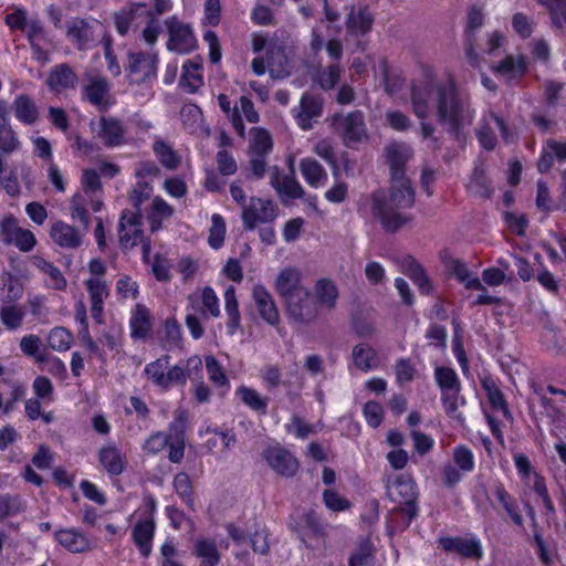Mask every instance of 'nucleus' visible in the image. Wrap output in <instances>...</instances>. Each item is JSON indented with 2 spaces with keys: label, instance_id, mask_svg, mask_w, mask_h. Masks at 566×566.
<instances>
[{
  "label": "nucleus",
  "instance_id": "obj_33",
  "mask_svg": "<svg viewBox=\"0 0 566 566\" xmlns=\"http://www.w3.org/2000/svg\"><path fill=\"white\" fill-rule=\"evenodd\" d=\"M155 533L153 520L138 522L133 530V539L143 556L147 557L151 552V541Z\"/></svg>",
  "mask_w": 566,
  "mask_h": 566
},
{
  "label": "nucleus",
  "instance_id": "obj_22",
  "mask_svg": "<svg viewBox=\"0 0 566 566\" xmlns=\"http://www.w3.org/2000/svg\"><path fill=\"white\" fill-rule=\"evenodd\" d=\"M270 184L276 190L283 202L285 199H297L304 196L300 182L292 176H281L277 167L270 171Z\"/></svg>",
  "mask_w": 566,
  "mask_h": 566
},
{
  "label": "nucleus",
  "instance_id": "obj_9",
  "mask_svg": "<svg viewBox=\"0 0 566 566\" xmlns=\"http://www.w3.org/2000/svg\"><path fill=\"white\" fill-rule=\"evenodd\" d=\"M158 57L155 53L129 52L128 76L132 83L140 84L156 76Z\"/></svg>",
  "mask_w": 566,
  "mask_h": 566
},
{
  "label": "nucleus",
  "instance_id": "obj_53",
  "mask_svg": "<svg viewBox=\"0 0 566 566\" xmlns=\"http://www.w3.org/2000/svg\"><path fill=\"white\" fill-rule=\"evenodd\" d=\"M375 548L373 543L365 538L361 539L357 549L349 557V566H366L374 559Z\"/></svg>",
  "mask_w": 566,
  "mask_h": 566
},
{
  "label": "nucleus",
  "instance_id": "obj_30",
  "mask_svg": "<svg viewBox=\"0 0 566 566\" xmlns=\"http://www.w3.org/2000/svg\"><path fill=\"white\" fill-rule=\"evenodd\" d=\"M98 460L101 465L111 475H119L125 469L127 461L120 453V450L115 446H107L98 451Z\"/></svg>",
  "mask_w": 566,
  "mask_h": 566
},
{
  "label": "nucleus",
  "instance_id": "obj_19",
  "mask_svg": "<svg viewBox=\"0 0 566 566\" xmlns=\"http://www.w3.org/2000/svg\"><path fill=\"white\" fill-rule=\"evenodd\" d=\"M85 286L92 304V317L101 324L103 323L104 302L109 295L108 286L103 277H90L85 281Z\"/></svg>",
  "mask_w": 566,
  "mask_h": 566
},
{
  "label": "nucleus",
  "instance_id": "obj_18",
  "mask_svg": "<svg viewBox=\"0 0 566 566\" xmlns=\"http://www.w3.org/2000/svg\"><path fill=\"white\" fill-rule=\"evenodd\" d=\"M492 71L501 76L506 84L518 82L527 72V62L523 55H507L504 60L492 66Z\"/></svg>",
  "mask_w": 566,
  "mask_h": 566
},
{
  "label": "nucleus",
  "instance_id": "obj_17",
  "mask_svg": "<svg viewBox=\"0 0 566 566\" xmlns=\"http://www.w3.org/2000/svg\"><path fill=\"white\" fill-rule=\"evenodd\" d=\"M304 289L302 284L301 273L294 268L283 269L275 280V291L283 302H287L290 298L298 294Z\"/></svg>",
  "mask_w": 566,
  "mask_h": 566
},
{
  "label": "nucleus",
  "instance_id": "obj_45",
  "mask_svg": "<svg viewBox=\"0 0 566 566\" xmlns=\"http://www.w3.org/2000/svg\"><path fill=\"white\" fill-rule=\"evenodd\" d=\"M20 146L21 142L10 120L0 122V150L6 155H10L17 151Z\"/></svg>",
  "mask_w": 566,
  "mask_h": 566
},
{
  "label": "nucleus",
  "instance_id": "obj_6",
  "mask_svg": "<svg viewBox=\"0 0 566 566\" xmlns=\"http://www.w3.org/2000/svg\"><path fill=\"white\" fill-rule=\"evenodd\" d=\"M277 217L276 205L269 199L251 197L249 205L244 206L241 213L242 222L245 230L252 231L261 223H270Z\"/></svg>",
  "mask_w": 566,
  "mask_h": 566
},
{
  "label": "nucleus",
  "instance_id": "obj_48",
  "mask_svg": "<svg viewBox=\"0 0 566 566\" xmlns=\"http://www.w3.org/2000/svg\"><path fill=\"white\" fill-rule=\"evenodd\" d=\"M434 377L442 392L461 390L460 380L452 368L437 367L434 370Z\"/></svg>",
  "mask_w": 566,
  "mask_h": 566
},
{
  "label": "nucleus",
  "instance_id": "obj_31",
  "mask_svg": "<svg viewBox=\"0 0 566 566\" xmlns=\"http://www.w3.org/2000/svg\"><path fill=\"white\" fill-rule=\"evenodd\" d=\"M32 264L46 275L45 285L50 289L63 291L67 282L63 273L53 263L48 260L35 255L32 258Z\"/></svg>",
  "mask_w": 566,
  "mask_h": 566
},
{
  "label": "nucleus",
  "instance_id": "obj_52",
  "mask_svg": "<svg viewBox=\"0 0 566 566\" xmlns=\"http://www.w3.org/2000/svg\"><path fill=\"white\" fill-rule=\"evenodd\" d=\"M174 489L182 501L191 509H193V488L190 476L186 472H179L174 478Z\"/></svg>",
  "mask_w": 566,
  "mask_h": 566
},
{
  "label": "nucleus",
  "instance_id": "obj_42",
  "mask_svg": "<svg viewBox=\"0 0 566 566\" xmlns=\"http://www.w3.org/2000/svg\"><path fill=\"white\" fill-rule=\"evenodd\" d=\"M224 302H226V312L229 316V322L227 324V328L229 334L233 335L237 329L240 327V313L238 301L235 296V289L233 286H229L224 292Z\"/></svg>",
  "mask_w": 566,
  "mask_h": 566
},
{
  "label": "nucleus",
  "instance_id": "obj_62",
  "mask_svg": "<svg viewBox=\"0 0 566 566\" xmlns=\"http://www.w3.org/2000/svg\"><path fill=\"white\" fill-rule=\"evenodd\" d=\"M211 228L209 231V244L213 249H219L224 241V234H226V222L224 219L220 216L214 213L211 217Z\"/></svg>",
  "mask_w": 566,
  "mask_h": 566
},
{
  "label": "nucleus",
  "instance_id": "obj_64",
  "mask_svg": "<svg viewBox=\"0 0 566 566\" xmlns=\"http://www.w3.org/2000/svg\"><path fill=\"white\" fill-rule=\"evenodd\" d=\"M180 117L185 128H196L202 119V112L196 104H186L180 111Z\"/></svg>",
  "mask_w": 566,
  "mask_h": 566
},
{
  "label": "nucleus",
  "instance_id": "obj_12",
  "mask_svg": "<svg viewBox=\"0 0 566 566\" xmlns=\"http://www.w3.org/2000/svg\"><path fill=\"white\" fill-rule=\"evenodd\" d=\"M263 455L269 465L282 476H293L298 470V461L285 449L269 448Z\"/></svg>",
  "mask_w": 566,
  "mask_h": 566
},
{
  "label": "nucleus",
  "instance_id": "obj_24",
  "mask_svg": "<svg viewBox=\"0 0 566 566\" xmlns=\"http://www.w3.org/2000/svg\"><path fill=\"white\" fill-rule=\"evenodd\" d=\"M55 541L72 554H81L91 549L90 539L76 528H62L54 533Z\"/></svg>",
  "mask_w": 566,
  "mask_h": 566
},
{
  "label": "nucleus",
  "instance_id": "obj_14",
  "mask_svg": "<svg viewBox=\"0 0 566 566\" xmlns=\"http://www.w3.org/2000/svg\"><path fill=\"white\" fill-rule=\"evenodd\" d=\"M323 114V101L322 98L314 96L312 94L305 93L303 94L300 107L296 111L295 118L298 126L308 130L313 128V123L317 122V119Z\"/></svg>",
  "mask_w": 566,
  "mask_h": 566
},
{
  "label": "nucleus",
  "instance_id": "obj_50",
  "mask_svg": "<svg viewBox=\"0 0 566 566\" xmlns=\"http://www.w3.org/2000/svg\"><path fill=\"white\" fill-rule=\"evenodd\" d=\"M250 153L268 155L272 150V138L268 130L254 127L251 129Z\"/></svg>",
  "mask_w": 566,
  "mask_h": 566
},
{
  "label": "nucleus",
  "instance_id": "obj_8",
  "mask_svg": "<svg viewBox=\"0 0 566 566\" xmlns=\"http://www.w3.org/2000/svg\"><path fill=\"white\" fill-rule=\"evenodd\" d=\"M168 30L167 49L178 54H187L196 48V38L189 24H185L176 17L165 21Z\"/></svg>",
  "mask_w": 566,
  "mask_h": 566
},
{
  "label": "nucleus",
  "instance_id": "obj_29",
  "mask_svg": "<svg viewBox=\"0 0 566 566\" xmlns=\"http://www.w3.org/2000/svg\"><path fill=\"white\" fill-rule=\"evenodd\" d=\"M77 75L72 67L66 63H62L50 71L46 84L51 91L60 92L74 88L77 84Z\"/></svg>",
  "mask_w": 566,
  "mask_h": 566
},
{
  "label": "nucleus",
  "instance_id": "obj_16",
  "mask_svg": "<svg viewBox=\"0 0 566 566\" xmlns=\"http://www.w3.org/2000/svg\"><path fill=\"white\" fill-rule=\"evenodd\" d=\"M87 232L77 229L63 221L55 222L50 231V237L61 248L74 250L82 245L83 238Z\"/></svg>",
  "mask_w": 566,
  "mask_h": 566
},
{
  "label": "nucleus",
  "instance_id": "obj_54",
  "mask_svg": "<svg viewBox=\"0 0 566 566\" xmlns=\"http://www.w3.org/2000/svg\"><path fill=\"white\" fill-rule=\"evenodd\" d=\"M146 4L142 2L133 3L128 9H123L114 14V22L117 32L125 35L136 15L138 8H145Z\"/></svg>",
  "mask_w": 566,
  "mask_h": 566
},
{
  "label": "nucleus",
  "instance_id": "obj_37",
  "mask_svg": "<svg viewBox=\"0 0 566 566\" xmlns=\"http://www.w3.org/2000/svg\"><path fill=\"white\" fill-rule=\"evenodd\" d=\"M300 170L303 178L312 187H318L327 179V174L323 166L313 158H304L300 163Z\"/></svg>",
  "mask_w": 566,
  "mask_h": 566
},
{
  "label": "nucleus",
  "instance_id": "obj_35",
  "mask_svg": "<svg viewBox=\"0 0 566 566\" xmlns=\"http://www.w3.org/2000/svg\"><path fill=\"white\" fill-rule=\"evenodd\" d=\"M354 365L363 370L369 371L378 366L376 350L367 343L356 345L352 352Z\"/></svg>",
  "mask_w": 566,
  "mask_h": 566
},
{
  "label": "nucleus",
  "instance_id": "obj_36",
  "mask_svg": "<svg viewBox=\"0 0 566 566\" xmlns=\"http://www.w3.org/2000/svg\"><path fill=\"white\" fill-rule=\"evenodd\" d=\"M201 64L188 60L182 66L180 86L188 93H196L202 86L203 81L200 74Z\"/></svg>",
  "mask_w": 566,
  "mask_h": 566
},
{
  "label": "nucleus",
  "instance_id": "obj_5",
  "mask_svg": "<svg viewBox=\"0 0 566 566\" xmlns=\"http://www.w3.org/2000/svg\"><path fill=\"white\" fill-rule=\"evenodd\" d=\"M83 98L101 111H106L111 104V84L108 80L93 71L85 72L83 76Z\"/></svg>",
  "mask_w": 566,
  "mask_h": 566
},
{
  "label": "nucleus",
  "instance_id": "obj_59",
  "mask_svg": "<svg viewBox=\"0 0 566 566\" xmlns=\"http://www.w3.org/2000/svg\"><path fill=\"white\" fill-rule=\"evenodd\" d=\"M544 7L549 12L553 27L564 32L566 30V0H553Z\"/></svg>",
  "mask_w": 566,
  "mask_h": 566
},
{
  "label": "nucleus",
  "instance_id": "obj_60",
  "mask_svg": "<svg viewBox=\"0 0 566 566\" xmlns=\"http://www.w3.org/2000/svg\"><path fill=\"white\" fill-rule=\"evenodd\" d=\"M24 510L20 496L11 494H0V522L8 516L15 515Z\"/></svg>",
  "mask_w": 566,
  "mask_h": 566
},
{
  "label": "nucleus",
  "instance_id": "obj_39",
  "mask_svg": "<svg viewBox=\"0 0 566 566\" xmlns=\"http://www.w3.org/2000/svg\"><path fill=\"white\" fill-rule=\"evenodd\" d=\"M495 497L502 505L512 522L517 526H523L524 520L520 512L516 501L509 494L503 485L499 484L494 491Z\"/></svg>",
  "mask_w": 566,
  "mask_h": 566
},
{
  "label": "nucleus",
  "instance_id": "obj_26",
  "mask_svg": "<svg viewBox=\"0 0 566 566\" xmlns=\"http://www.w3.org/2000/svg\"><path fill=\"white\" fill-rule=\"evenodd\" d=\"M270 76L282 80L291 74V65L282 45L271 44L266 51Z\"/></svg>",
  "mask_w": 566,
  "mask_h": 566
},
{
  "label": "nucleus",
  "instance_id": "obj_47",
  "mask_svg": "<svg viewBox=\"0 0 566 566\" xmlns=\"http://www.w3.org/2000/svg\"><path fill=\"white\" fill-rule=\"evenodd\" d=\"M451 271L454 276L464 284L467 289H474L485 291V286L481 283L480 279L473 276L465 263L460 260H454L451 263Z\"/></svg>",
  "mask_w": 566,
  "mask_h": 566
},
{
  "label": "nucleus",
  "instance_id": "obj_2",
  "mask_svg": "<svg viewBox=\"0 0 566 566\" xmlns=\"http://www.w3.org/2000/svg\"><path fill=\"white\" fill-rule=\"evenodd\" d=\"M371 201L373 216L386 232L395 233L411 221L412 218L400 210L413 207L416 193L408 177H396L390 179L389 197L384 191H375Z\"/></svg>",
  "mask_w": 566,
  "mask_h": 566
},
{
  "label": "nucleus",
  "instance_id": "obj_55",
  "mask_svg": "<svg viewBox=\"0 0 566 566\" xmlns=\"http://www.w3.org/2000/svg\"><path fill=\"white\" fill-rule=\"evenodd\" d=\"M168 358L169 356H164L161 358L156 359L155 361H151L145 367V374L147 375V377L156 386H159L161 388L165 387V376L166 370L168 368Z\"/></svg>",
  "mask_w": 566,
  "mask_h": 566
},
{
  "label": "nucleus",
  "instance_id": "obj_7",
  "mask_svg": "<svg viewBox=\"0 0 566 566\" xmlns=\"http://www.w3.org/2000/svg\"><path fill=\"white\" fill-rule=\"evenodd\" d=\"M284 304L287 317L297 324H311L319 315L318 304L314 301L308 289L295 294Z\"/></svg>",
  "mask_w": 566,
  "mask_h": 566
},
{
  "label": "nucleus",
  "instance_id": "obj_1",
  "mask_svg": "<svg viewBox=\"0 0 566 566\" xmlns=\"http://www.w3.org/2000/svg\"><path fill=\"white\" fill-rule=\"evenodd\" d=\"M410 103L419 119H428L434 114L438 124L446 127L453 138L460 142L465 127L475 117L468 93L461 91L453 81L438 82L430 78L415 81L410 90Z\"/></svg>",
  "mask_w": 566,
  "mask_h": 566
},
{
  "label": "nucleus",
  "instance_id": "obj_21",
  "mask_svg": "<svg viewBox=\"0 0 566 566\" xmlns=\"http://www.w3.org/2000/svg\"><path fill=\"white\" fill-rule=\"evenodd\" d=\"M374 24V15L368 6H353L346 19V30L352 35L368 33Z\"/></svg>",
  "mask_w": 566,
  "mask_h": 566
},
{
  "label": "nucleus",
  "instance_id": "obj_43",
  "mask_svg": "<svg viewBox=\"0 0 566 566\" xmlns=\"http://www.w3.org/2000/svg\"><path fill=\"white\" fill-rule=\"evenodd\" d=\"M205 363L209 380L217 387L223 389V395L230 387L229 378L227 377L223 368L212 355L206 356Z\"/></svg>",
  "mask_w": 566,
  "mask_h": 566
},
{
  "label": "nucleus",
  "instance_id": "obj_57",
  "mask_svg": "<svg viewBox=\"0 0 566 566\" xmlns=\"http://www.w3.org/2000/svg\"><path fill=\"white\" fill-rule=\"evenodd\" d=\"M201 302L202 307H198V312L203 318L208 317L207 313L213 317H218L220 315L219 298L210 286H206L202 290Z\"/></svg>",
  "mask_w": 566,
  "mask_h": 566
},
{
  "label": "nucleus",
  "instance_id": "obj_63",
  "mask_svg": "<svg viewBox=\"0 0 566 566\" xmlns=\"http://www.w3.org/2000/svg\"><path fill=\"white\" fill-rule=\"evenodd\" d=\"M190 307H188V313L186 315V325L190 331L191 336L195 339H199L203 335V327L201 326V315H199L198 307L196 306L192 297H189Z\"/></svg>",
  "mask_w": 566,
  "mask_h": 566
},
{
  "label": "nucleus",
  "instance_id": "obj_23",
  "mask_svg": "<svg viewBox=\"0 0 566 566\" xmlns=\"http://www.w3.org/2000/svg\"><path fill=\"white\" fill-rule=\"evenodd\" d=\"M98 137L106 147H116L125 144V128L123 123L113 116L99 118Z\"/></svg>",
  "mask_w": 566,
  "mask_h": 566
},
{
  "label": "nucleus",
  "instance_id": "obj_38",
  "mask_svg": "<svg viewBox=\"0 0 566 566\" xmlns=\"http://www.w3.org/2000/svg\"><path fill=\"white\" fill-rule=\"evenodd\" d=\"M132 337L135 339L145 338L151 329L148 310L137 304L130 318Z\"/></svg>",
  "mask_w": 566,
  "mask_h": 566
},
{
  "label": "nucleus",
  "instance_id": "obj_3",
  "mask_svg": "<svg viewBox=\"0 0 566 566\" xmlns=\"http://www.w3.org/2000/svg\"><path fill=\"white\" fill-rule=\"evenodd\" d=\"M387 492L390 500L397 503L391 513L397 516L398 527L403 531L417 517L419 512V492L416 481L409 474H399L387 485Z\"/></svg>",
  "mask_w": 566,
  "mask_h": 566
},
{
  "label": "nucleus",
  "instance_id": "obj_27",
  "mask_svg": "<svg viewBox=\"0 0 566 566\" xmlns=\"http://www.w3.org/2000/svg\"><path fill=\"white\" fill-rule=\"evenodd\" d=\"M314 301L318 304V310L333 311L336 307L339 296L338 287L331 279H319L313 287Z\"/></svg>",
  "mask_w": 566,
  "mask_h": 566
},
{
  "label": "nucleus",
  "instance_id": "obj_56",
  "mask_svg": "<svg viewBox=\"0 0 566 566\" xmlns=\"http://www.w3.org/2000/svg\"><path fill=\"white\" fill-rule=\"evenodd\" d=\"M154 153L159 161L168 169H176L180 163L179 157L172 148L163 140H156L153 146Z\"/></svg>",
  "mask_w": 566,
  "mask_h": 566
},
{
  "label": "nucleus",
  "instance_id": "obj_28",
  "mask_svg": "<svg viewBox=\"0 0 566 566\" xmlns=\"http://www.w3.org/2000/svg\"><path fill=\"white\" fill-rule=\"evenodd\" d=\"M66 36L78 50H85L87 43L93 41V25L83 18H73L66 24Z\"/></svg>",
  "mask_w": 566,
  "mask_h": 566
},
{
  "label": "nucleus",
  "instance_id": "obj_32",
  "mask_svg": "<svg viewBox=\"0 0 566 566\" xmlns=\"http://www.w3.org/2000/svg\"><path fill=\"white\" fill-rule=\"evenodd\" d=\"M12 108L17 119L25 125H33L39 119V109L33 99L27 94L18 95Z\"/></svg>",
  "mask_w": 566,
  "mask_h": 566
},
{
  "label": "nucleus",
  "instance_id": "obj_58",
  "mask_svg": "<svg viewBox=\"0 0 566 566\" xmlns=\"http://www.w3.org/2000/svg\"><path fill=\"white\" fill-rule=\"evenodd\" d=\"M72 334L64 327L53 328L48 337L49 346L57 352H65L71 347Z\"/></svg>",
  "mask_w": 566,
  "mask_h": 566
},
{
  "label": "nucleus",
  "instance_id": "obj_49",
  "mask_svg": "<svg viewBox=\"0 0 566 566\" xmlns=\"http://www.w3.org/2000/svg\"><path fill=\"white\" fill-rule=\"evenodd\" d=\"M218 103L222 112L227 114L238 135L244 137L245 127L241 118L238 105L232 107L230 98L226 94H219Z\"/></svg>",
  "mask_w": 566,
  "mask_h": 566
},
{
  "label": "nucleus",
  "instance_id": "obj_20",
  "mask_svg": "<svg viewBox=\"0 0 566 566\" xmlns=\"http://www.w3.org/2000/svg\"><path fill=\"white\" fill-rule=\"evenodd\" d=\"M412 149L406 144L394 143L386 147L387 163L390 168V179L407 177L405 166L412 157Z\"/></svg>",
  "mask_w": 566,
  "mask_h": 566
},
{
  "label": "nucleus",
  "instance_id": "obj_34",
  "mask_svg": "<svg viewBox=\"0 0 566 566\" xmlns=\"http://www.w3.org/2000/svg\"><path fill=\"white\" fill-rule=\"evenodd\" d=\"M90 201L92 200L86 192H76L70 201L71 218L81 222L83 232H88L90 230L91 220L87 210Z\"/></svg>",
  "mask_w": 566,
  "mask_h": 566
},
{
  "label": "nucleus",
  "instance_id": "obj_4",
  "mask_svg": "<svg viewBox=\"0 0 566 566\" xmlns=\"http://www.w3.org/2000/svg\"><path fill=\"white\" fill-rule=\"evenodd\" d=\"M331 128L339 136L345 146L363 143L368 138L365 116L361 111H353L347 114H335L331 117Z\"/></svg>",
  "mask_w": 566,
  "mask_h": 566
},
{
  "label": "nucleus",
  "instance_id": "obj_40",
  "mask_svg": "<svg viewBox=\"0 0 566 566\" xmlns=\"http://www.w3.org/2000/svg\"><path fill=\"white\" fill-rule=\"evenodd\" d=\"M195 554L200 559V566H217L220 562V553L213 541H197L195 544Z\"/></svg>",
  "mask_w": 566,
  "mask_h": 566
},
{
  "label": "nucleus",
  "instance_id": "obj_13",
  "mask_svg": "<svg viewBox=\"0 0 566 566\" xmlns=\"http://www.w3.org/2000/svg\"><path fill=\"white\" fill-rule=\"evenodd\" d=\"M439 544L447 553H454L465 558L479 559L482 557V547L475 538L444 536L439 538Z\"/></svg>",
  "mask_w": 566,
  "mask_h": 566
},
{
  "label": "nucleus",
  "instance_id": "obj_25",
  "mask_svg": "<svg viewBox=\"0 0 566 566\" xmlns=\"http://www.w3.org/2000/svg\"><path fill=\"white\" fill-rule=\"evenodd\" d=\"M252 295L261 317L270 325H276L280 314L270 292L263 285H255Z\"/></svg>",
  "mask_w": 566,
  "mask_h": 566
},
{
  "label": "nucleus",
  "instance_id": "obj_15",
  "mask_svg": "<svg viewBox=\"0 0 566 566\" xmlns=\"http://www.w3.org/2000/svg\"><path fill=\"white\" fill-rule=\"evenodd\" d=\"M187 411L178 410L174 422L170 423L169 430L171 432L172 442L169 446L168 459L174 463H179L185 454V429L187 422Z\"/></svg>",
  "mask_w": 566,
  "mask_h": 566
},
{
  "label": "nucleus",
  "instance_id": "obj_11",
  "mask_svg": "<svg viewBox=\"0 0 566 566\" xmlns=\"http://www.w3.org/2000/svg\"><path fill=\"white\" fill-rule=\"evenodd\" d=\"M555 163H566V139L548 138L544 142L536 164L537 170L541 174H547L552 170Z\"/></svg>",
  "mask_w": 566,
  "mask_h": 566
},
{
  "label": "nucleus",
  "instance_id": "obj_51",
  "mask_svg": "<svg viewBox=\"0 0 566 566\" xmlns=\"http://www.w3.org/2000/svg\"><path fill=\"white\" fill-rule=\"evenodd\" d=\"M7 235V242L13 243L22 252L31 251L36 244V239L30 230L15 228Z\"/></svg>",
  "mask_w": 566,
  "mask_h": 566
},
{
  "label": "nucleus",
  "instance_id": "obj_46",
  "mask_svg": "<svg viewBox=\"0 0 566 566\" xmlns=\"http://www.w3.org/2000/svg\"><path fill=\"white\" fill-rule=\"evenodd\" d=\"M25 312L17 304H8L0 306V321L7 329L13 331L22 325Z\"/></svg>",
  "mask_w": 566,
  "mask_h": 566
},
{
  "label": "nucleus",
  "instance_id": "obj_61",
  "mask_svg": "<svg viewBox=\"0 0 566 566\" xmlns=\"http://www.w3.org/2000/svg\"><path fill=\"white\" fill-rule=\"evenodd\" d=\"M250 543L254 553L268 555L270 552L269 531L265 526L255 525L253 533L250 534Z\"/></svg>",
  "mask_w": 566,
  "mask_h": 566
},
{
  "label": "nucleus",
  "instance_id": "obj_10",
  "mask_svg": "<svg viewBox=\"0 0 566 566\" xmlns=\"http://www.w3.org/2000/svg\"><path fill=\"white\" fill-rule=\"evenodd\" d=\"M119 244L132 249L143 241L140 211L124 210L118 223Z\"/></svg>",
  "mask_w": 566,
  "mask_h": 566
},
{
  "label": "nucleus",
  "instance_id": "obj_44",
  "mask_svg": "<svg viewBox=\"0 0 566 566\" xmlns=\"http://www.w3.org/2000/svg\"><path fill=\"white\" fill-rule=\"evenodd\" d=\"M237 394L240 395L243 403L247 405L250 409L261 415L266 413L268 399L262 397L255 389L240 386L237 390Z\"/></svg>",
  "mask_w": 566,
  "mask_h": 566
},
{
  "label": "nucleus",
  "instance_id": "obj_41",
  "mask_svg": "<svg viewBox=\"0 0 566 566\" xmlns=\"http://www.w3.org/2000/svg\"><path fill=\"white\" fill-rule=\"evenodd\" d=\"M468 190L480 198H490L491 188L482 165H475L468 184Z\"/></svg>",
  "mask_w": 566,
  "mask_h": 566
}]
</instances>
